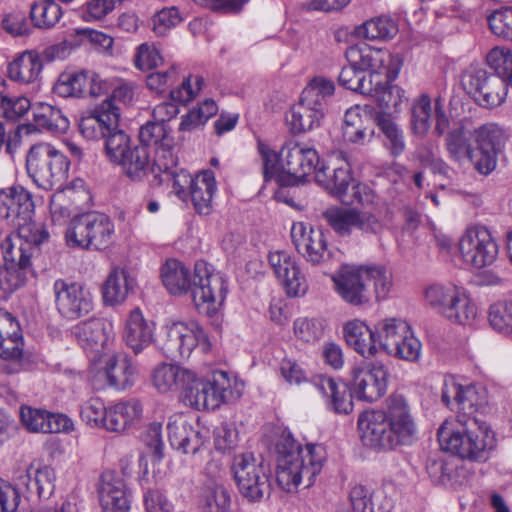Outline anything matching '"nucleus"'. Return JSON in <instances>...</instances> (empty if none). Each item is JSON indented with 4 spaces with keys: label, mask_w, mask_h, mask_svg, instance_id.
<instances>
[{
    "label": "nucleus",
    "mask_w": 512,
    "mask_h": 512,
    "mask_svg": "<svg viewBox=\"0 0 512 512\" xmlns=\"http://www.w3.org/2000/svg\"><path fill=\"white\" fill-rule=\"evenodd\" d=\"M153 173L161 174L160 181H172L173 191L177 197L183 201H187L188 192L194 182V177L184 169H177L168 166V164H160L158 160L153 163Z\"/></svg>",
    "instance_id": "obj_46"
},
{
    "label": "nucleus",
    "mask_w": 512,
    "mask_h": 512,
    "mask_svg": "<svg viewBox=\"0 0 512 512\" xmlns=\"http://www.w3.org/2000/svg\"><path fill=\"white\" fill-rule=\"evenodd\" d=\"M61 17L62 9L54 0H41L31 6L30 18L37 28H52Z\"/></svg>",
    "instance_id": "obj_52"
},
{
    "label": "nucleus",
    "mask_w": 512,
    "mask_h": 512,
    "mask_svg": "<svg viewBox=\"0 0 512 512\" xmlns=\"http://www.w3.org/2000/svg\"><path fill=\"white\" fill-rule=\"evenodd\" d=\"M291 238L296 250L312 265H319L329 259L327 240L322 230L303 222L294 223Z\"/></svg>",
    "instance_id": "obj_23"
},
{
    "label": "nucleus",
    "mask_w": 512,
    "mask_h": 512,
    "mask_svg": "<svg viewBox=\"0 0 512 512\" xmlns=\"http://www.w3.org/2000/svg\"><path fill=\"white\" fill-rule=\"evenodd\" d=\"M182 17L177 7L163 8L152 18L153 31L157 36H164L169 30L181 23Z\"/></svg>",
    "instance_id": "obj_63"
},
{
    "label": "nucleus",
    "mask_w": 512,
    "mask_h": 512,
    "mask_svg": "<svg viewBox=\"0 0 512 512\" xmlns=\"http://www.w3.org/2000/svg\"><path fill=\"white\" fill-rule=\"evenodd\" d=\"M464 91L480 106L493 109L502 105L508 92L504 74L469 66L461 75Z\"/></svg>",
    "instance_id": "obj_12"
},
{
    "label": "nucleus",
    "mask_w": 512,
    "mask_h": 512,
    "mask_svg": "<svg viewBox=\"0 0 512 512\" xmlns=\"http://www.w3.org/2000/svg\"><path fill=\"white\" fill-rule=\"evenodd\" d=\"M164 334L159 348L168 358H189L196 347H200L204 353L210 350V343L204 330L194 322H173L165 326Z\"/></svg>",
    "instance_id": "obj_14"
},
{
    "label": "nucleus",
    "mask_w": 512,
    "mask_h": 512,
    "mask_svg": "<svg viewBox=\"0 0 512 512\" xmlns=\"http://www.w3.org/2000/svg\"><path fill=\"white\" fill-rule=\"evenodd\" d=\"M89 72H64L60 74L53 92L62 98L84 97L89 85Z\"/></svg>",
    "instance_id": "obj_45"
},
{
    "label": "nucleus",
    "mask_w": 512,
    "mask_h": 512,
    "mask_svg": "<svg viewBox=\"0 0 512 512\" xmlns=\"http://www.w3.org/2000/svg\"><path fill=\"white\" fill-rule=\"evenodd\" d=\"M344 138L354 144H365L374 136L373 119L369 111L359 105L346 110L344 115Z\"/></svg>",
    "instance_id": "obj_32"
},
{
    "label": "nucleus",
    "mask_w": 512,
    "mask_h": 512,
    "mask_svg": "<svg viewBox=\"0 0 512 512\" xmlns=\"http://www.w3.org/2000/svg\"><path fill=\"white\" fill-rule=\"evenodd\" d=\"M477 149L472 162L475 169L483 175L490 174L497 166L498 158L503 154L507 136L496 123H485L473 132Z\"/></svg>",
    "instance_id": "obj_17"
},
{
    "label": "nucleus",
    "mask_w": 512,
    "mask_h": 512,
    "mask_svg": "<svg viewBox=\"0 0 512 512\" xmlns=\"http://www.w3.org/2000/svg\"><path fill=\"white\" fill-rule=\"evenodd\" d=\"M35 205L31 193L21 186L0 189V219L17 228L25 241L42 244L49 239L45 225L33 220Z\"/></svg>",
    "instance_id": "obj_7"
},
{
    "label": "nucleus",
    "mask_w": 512,
    "mask_h": 512,
    "mask_svg": "<svg viewBox=\"0 0 512 512\" xmlns=\"http://www.w3.org/2000/svg\"><path fill=\"white\" fill-rule=\"evenodd\" d=\"M203 512H232L231 497L222 484L208 486L203 495Z\"/></svg>",
    "instance_id": "obj_56"
},
{
    "label": "nucleus",
    "mask_w": 512,
    "mask_h": 512,
    "mask_svg": "<svg viewBox=\"0 0 512 512\" xmlns=\"http://www.w3.org/2000/svg\"><path fill=\"white\" fill-rule=\"evenodd\" d=\"M19 244L13 243L10 239H5L1 244L3 254V264L16 265V266H30L33 251L36 250L41 244L27 243L25 239L20 238L18 235Z\"/></svg>",
    "instance_id": "obj_49"
},
{
    "label": "nucleus",
    "mask_w": 512,
    "mask_h": 512,
    "mask_svg": "<svg viewBox=\"0 0 512 512\" xmlns=\"http://www.w3.org/2000/svg\"><path fill=\"white\" fill-rule=\"evenodd\" d=\"M363 443L377 450H394L408 446L417 439V425L405 398L391 395L387 411L372 410L358 418Z\"/></svg>",
    "instance_id": "obj_2"
},
{
    "label": "nucleus",
    "mask_w": 512,
    "mask_h": 512,
    "mask_svg": "<svg viewBox=\"0 0 512 512\" xmlns=\"http://www.w3.org/2000/svg\"><path fill=\"white\" fill-rule=\"evenodd\" d=\"M205 86V79L203 76L196 74L185 77L181 83V85L175 89L170 91V96L172 99L179 101L186 105L190 101H192L199 92Z\"/></svg>",
    "instance_id": "obj_61"
},
{
    "label": "nucleus",
    "mask_w": 512,
    "mask_h": 512,
    "mask_svg": "<svg viewBox=\"0 0 512 512\" xmlns=\"http://www.w3.org/2000/svg\"><path fill=\"white\" fill-rule=\"evenodd\" d=\"M123 158L118 164L122 165L125 174L133 181L142 180L150 170L152 171L149 149L145 146L131 148Z\"/></svg>",
    "instance_id": "obj_43"
},
{
    "label": "nucleus",
    "mask_w": 512,
    "mask_h": 512,
    "mask_svg": "<svg viewBox=\"0 0 512 512\" xmlns=\"http://www.w3.org/2000/svg\"><path fill=\"white\" fill-rule=\"evenodd\" d=\"M43 62L35 51H25L9 63L7 68L8 77L20 84L36 82L42 72Z\"/></svg>",
    "instance_id": "obj_36"
},
{
    "label": "nucleus",
    "mask_w": 512,
    "mask_h": 512,
    "mask_svg": "<svg viewBox=\"0 0 512 512\" xmlns=\"http://www.w3.org/2000/svg\"><path fill=\"white\" fill-rule=\"evenodd\" d=\"M437 436L444 451L472 462H486L497 445L495 433L476 418H469L465 423L459 420L456 425L444 421Z\"/></svg>",
    "instance_id": "obj_6"
},
{
    "label": "nucleus",
    "mask_w": 512,
    "mask_h": 512,
    "mask_svg": "<svg viewBox=\"0 0 512 512\" xmlns=\"http://www.w3.org/2000/svg\"><path fill=\"white\" fill-rule=\"evenodd\" d=\"M55 472L49 466H29L26 475L21 478V483L26 486L30 496L49 498L55 488Z\"/></svg>",
    "instance_id": "obj_39"
},
{
    "label": "nucleus",
    "mask_w": 512,
    "mask_h": 512,
    "mask_svg": "<svg viewBox=\"0 0 512 512\" xmlns=\"http://www.w3.org/2000/svg\"><path fill=\"white\" fill-rule=\"evenodd\" d=\"M432 106L427 94H421L411 109V125L414 134L424 136L430 128Z\"/></svg>",
    "instance_id": "obj_55"
},
{
    "label": "nucleus",
    "mask_w": 512,
    "mask_h": 512,
    "mask_svg": "<svg viewBox=\"0 0 512 512\" xmlns=\"http://www.w3.org/2000/svg\"><path fill=\"white\" fill-rule=\"evenodd\" d=\"M159 50L153 44L143 43L138 46L134 56V64L142 71L152 70L163 63Z\"/></svg>",
    "instance_id": "obj_64"
},
{
    "label": "nucleus",
    "mask_w": 512,
    "mask_h": 512,
    "mask_svg": "<svg viewBox=\"0 0 512 512\" xmlns=\"http://www.w3.org/2000/svg\"><path fill=\"white\" fill-rule=\"evenodd\" d=\"M231 470L240 494L249 502H260L270 495V470L262 459L252 453L233 458Z\"/></svg>",
    "instance_id": "obj_11"
},
{
    "label": "nucleus",
    "mask_w": 512,
    "mask_h": 512,
    "mask_svg": "<svg viewBox=\"0 0 512 512\" xmlns=\"http://www.w3.org/2000/svg\"><path fill=\"white\" fill-rule=\"evenodd\" d=\"M387 371L383 364L362 362L352 369L350 388L346 383L320 375L313 384L325 398L329 410L337 414H348L353 410L352 397L366 402L380 399L387 388Z\"/></svg>",
    "instance_id": "obj_3"
},
{
    "label": "nucleus",
    "mask_w": 512,
    "mask_h": 512,
    "mask_svg": "<svg viewBox=\"0 0 512 512\" xmlns=\"http://www.w3.org/2000/svg\"><path fill=\"white\" fill-rule=\"evenodd\" d=\"M445 148L450 159L455 162H460L465 158H469L472 161V157L475 155L462 125H459L447 132L445 137Z\"/></svg>",
    "instance_id": "obj_53"
},
{
    "label": "nucleus",
    "mask_w": 512,
    "mask_h": 512,
    "mask_svg": "<svg viewBox=\"0 0 512 512\" xmlns=\"http://www.w3.org/2000/svg\"><path fill=\"white\" fill-rule=\"evenodd\" d=\"M490 326L512 338V300L492 304L488 312Z\"/></svg>",
    "instance_id": "obj_54"
},
{
    "label": "nucleus",
    "mask_w": 512,
    "mask_h": 512,
    "mask_svg": "<svg viewBox=\"0 0 512 512\" xmlns=\"http://www.w3.org/2000/svg\"><path fill=\"white\" fill-rule=\"evenodd\" d=\"M142 405L137 399H130L109 408L106 430L123 432L142 417Z\"/></svg>",
    "instance_id": "obj_38"
},
{
    "label": "nucleus",
    "mask_w": 512,
    "mask_h": 512,
    "mask_svg": "<svg viewBox=\"0 0 512 512\" xmlns=\"http://www.w3.org/2000/svg\"><path fill=\"white\" fill-rule=\"evenodd\" d=\"M368 278L365 265H345L332 279L336 292L344 302L361 307L370 302L372 295L371 288L368 287Z\"/></svg>",
    "instance_id": "obj_21"
},
{
    "label": "nucleus",
    "mask_w": 512,
    "mask_h": 512,
    "mask_svg": "<svg viewBox=\"0 0 512 512\" xmlns=\"http://www.w3.org/2000/svg\"><path fill=\"white\" fill-rule=\"evenodd\" d=\"M345 341L358 354L364 358H371L378 353L376 330L358 319L348 321L343 327Z\"/></svg>",
    "instance_id": "obj_33"
},
{
    "label": "nucleus",
    "mask_w": 512,
    "mask_h": 512,
    "mask_svg": "<svg viewBox=\"0 0 512 512\" xmlns=\"http://www.w3.org/2000/svg\"><path fill=\"white\" fill-rule=\"evenodd\" d=\"M173 374L174 392H180L184 402L197 410L236 402L244 391V383L225 371L216 370L201 379L193 370L174 364Z\"/></svg>",
    "instance_id": "obj_4"
},
{
    "label": "nucleus",
    "mask_w": 512,
    "mask_h": 512,
    "mask_svg": "<svg viewBox=\"0 0 512 512\" xmlns=\"http://www.w3.org/2000/svg\"><path fill=\"white\" fill-rule=\"evenodd\" d=\"M32 275L33 270L30 266L0 265V298H7L23 287Z\"/></svg>",
    "instance_id": "obj_47"
},
{
    "label": "nucleus",
    "mask_w": 512,
    "mask_h": 512,
    "mask_svg": "<svg viewBox=\"0 0 512 512\" xmlns=\"http://www.w3.org/2000/svg\"><path fill=\"white\" fill-rule=\"evenodd\" d=\"M335 85L331 80L315 77L303 89L300 100L286 114V123L291 133L301 134L319 127L324 117L328 98L332 97Z\"/></svg>",
    "instance_id": "obj_8"
},
{
    "label": "nucleus",
    "mask_w": 512,
    "mask_h": 512,
    "mask_svg": "<svg viewBox=\"0 0 512 512\" xmlns=\"http://www.w3.org/2000/svg\"><path fill=\"white\" fill-rule=\"evenodd\" d=\"M104 140L106 155L114 163L118 164L123 160L124 155L131 149L129 136L118 125L106 134Z\"/></svg>",
    "instance_id": "obj_57"
},
{
    "label": "nucleus",
    "mask_w": 512,
    "mask_h": 512,
    "mask_svg": "<svg viewBox=\"0 0 512 512\" xmlns=\"http://www.w3.org/2000/svg\"><path fill=\"white\" fill-rule=\"evenodd\" d=\"M276 449L278 453L276 479L279 486L287 492L297 490L302 483L304 487H310L323 467L322 447L309 444L302 448L290 435H283Z\"/></svg>",
    "instance_id": "obj_5"
},
{
    "label": "nucleus",
    "mask_w": 512,
    "mask_h": 512,
    "mask_svg": "<svg viewBox=\"0 0 512 512\" xmlns=\"http://www.w3.org/2000/svg\"><path fill=\"white\" fill-rule=\"evenodd\" d=\"M346 59L349 64L353 65L361 71H365L368 76L372 77V81L379 80L381 69L390 59L387 50L376 49L367 44H357L347 48L345 52Z\"/></svg>",
    "instance_id": "obj_28"
},
{
    "label": "nucleus",
    "mask_w": 512,
    "mask_h": 512,
    "mask_svg": "<svg viewBox=\"0 0 512 512\" xmlns=\"http://www.w3.org/2000/svg\"><path fill=\"white\" fill-rule=\"evenodd\" d=\"M320 167V159L314 148L300 143H287L281 149V168L286 175H280L278 183L294 186Z\"/></svg>",
    "instance_id": "obj_15"
},
{
    "label": "nucleus",
    "mask_w": 512,
    "mask_h": 512,
    "mask_svg": "<svg viewBox=\"0 0 512 512\" xmlns=\"http://www.w3.org/2000/svg\"><path fill=\"white\" fill-rule=\"evenodd\" d=\"M268 261L288 296H303L307 292L306 279L296 261L287 252H272Z\"/></svg>",
    "instance_id": "obj_24"
},
{
    "label": "nucleus",
    "mask_w": 512,
    "mask_h": 512,
    "mask_svg": "<svg viewBox=\"0 0 512 512\" xmlns=\"http://www.w3.org/2000/svg\"><path fill=\"white\" fill-rule=\"evenodd\" d=\"M23 337L20 325L11 313L0 314V357L5 360L22 356Z\"/></svg>",
    "instance_id": "obj_35"
},
{
    "label": "nucleus",
    "mask_w": 512,
    "mask_h": 512,
    "mask_svg": "<svg viewBox=\"0 0 512 512\" xmlns=\"http://www.w3.org/2000/svg\"><path fill=\"white\" fill-rule=\"evenodd\" d=\"M216 191L214 173L210 170L200 172L194 177V182L188 192L197 213L209 215L212 212V200Z\"/></svg>",
    "instance_id": "obj_37"
},
{
    "label": "nucleus",
    "mask_w": 512,
    "mask_h": 512,
    "mask_svg": "<svg viewBox=\"0 0 512 512\" xmlns=\"http://www.w3.org/2000/svg\"><path fill=\"white\" fill-rule=\"evenodd\" d=\"M20 417L24 426L31 432L68 433L73 430V422L64 414L21 407Z\"/></svg>",
    "instance_id": "obj_27"
},
{
    "label": "nucleus",
    "mask_w": 512,
    "mask_h": 512,
    "mask_svg": "<svg viewBox=\"0 0 512 512\" xmlns=\"http://www.w3.org/2000/svg\"><path fill=\"white\" fill-rule=\"evenodd\" d=\"M103 374L110 387L125 390L135 382L136 367L126 354L113 353L105 360Z\"/></svg>",
    "instance_id": "obj_34"
},
{
    "label": "nucleus",
    "mask_w": 512,
    "mask_h": 512,
    "mask_svg": "<svg viewBox=\"0 0 512 512\" xmlns=\"http://www.w3.org/2000/svg\"><path fill=\"white\" fill-rule=\"evenodd\" d=\"M486 60L491 69L504 74L508 87L512 88V50L495 47L488 53Z\"/></svg>",
    "instance_id": "obj_60"
},
{
    "label": "nucleus",
    "mask_w": 512,
    "mask_h": 512,
    "mask_svg": "<svg viewBox=\"0 0 512 512\" xmlns=\"http://www.w3.org/2000/svg\"><path fill=\"white\" fill-rule=\"evenodd\" d=\"M377 126L383 135V145L394 157L400 156L405 150V137L400 127L390 118L381 115L377 118Z\"/></svg>",
    "instance_id": "obj_51"
},
{
    "label": "nucleus",
    "mask_w": 512,
    "mask_h": 512,
    "mask_svg": "<svg viewBox=\"0 0 512 512\" xmlns=\"http://www.w3.org/2000/svg\"><path fill=\"white\" fill-rule=\"evenodd\" d=\"M25 166L28 176L37 187L52 190L66 179L70 162L56 147L40 142L27 151Z\"/></svg>",
    "instance_id": "obj_9"
},
{
    "label": "nucleus",
    "mask_w": 512,
    "mask_h": 512,
    "mask_svg": "<svg viewBox=\"0 0 512 512\" xmlns=\"http://www.w3.org/2000/svg\"><path fill=\"white\" fill-rule=\"evenodd\" d=\"M32 110L33 120L40 129L56 134H64L69 129L70 122L60 108L39 102Z\"/></svg>",
    "instance_id": "obj_40"
},
{
    "label": "nucleus",
    "mask_w": 512,
    "mask_h": 512,
    "mask_svg": "<svg viewBox=\"0 0 512 512\" xmlns=\"http://www.w3.org/2000/svg\"><path fill=\"white\" fill-rule=\"evenodd\" d=\"M53 293L56 309L65 319H79L94 308L91 292L79 282L57 279L53 284Z\"/></svg>",
    "instance_id": "obj_18"
},
{
    "label": "nucleus",
    "mask_w": 512,
    "mask_h": 512,
    "mask_svg": "<svg viewBox=\"0 0 512 512\" xmlns=\"http://www.w3.org/2000/svg\"><path fill=\"white\" fill-rule=\"evenodd\" d=\"M294 333L304 342L315 343L323 337L324 325L317 319L298 318L294 321Z\"/></svg>",
    "instance_id": "obj_62"
},
{
    "label": "nucleus",
    "mask_w": 512,
    "mask_h": 512,
    "mask_svg": "<svg viewBox=\"0 0 512 512\" xmlns=\"http://www.w3.org/2000/svg\"><path fill=\"white\" fill-rule=\"evenodd\" d=\"M71 333L84 350L94 352L96 356L109 351L115 338L112 322L102 317H91L77 323Z\"/></svg>",
    "instance_id": "obj_22"
},
{
    "label": "nucleus",
    "mask_w": 512,
    "mask_h": 512,
    "mask_svg": "<svg viewBox=\"0 0 512 512\" xmlns=\"http://www.w3.org/2000/svg\"><path fill=\"white\" fill-rule=\"evenodd\" d=\"M409 327V324L402 319L388 318L380 321L376 325L378 351L384 350L391 355L402 336L408 333Z\"/></svg>",
    "instance_id": "obj_42"
},
{
    "label": "nucleus",
    "mask_w": 512,
    "mask_h": 512,
    "mask_svg": "<svg viewBox=\"0 0 512 512\" xmlns=\"http://www.w3.org/2000/svg\"><path fill=\"white\" fill-rule=\"evenodd\" d=\"M168 124L150 121L144 124L139 131V139L142 146H158L162 153H169L173 146V138L170 135Z\"/></svg>",
    "instance_id": "obj_48"
},
{
    "label": "nucleus",
    "mask_w": 512,
    "mask_h": 512,
    "mask_svg": "<svg viewBox=\"0 0 512 512\" xmlns=\"http://www.w3.org/2000/svg\"><path fill=\"white\" fill-rule=\"evenodd\" d=\"M154 339V323L148 322L141 310H132L125 322L123 340L137 355L148 347Z\"/></svg>",
    "instance_id": "obj_31"
},
{
    "label": "nucleus",
    "mask_w": 512,
    "mask_h": 512,
    "mask_svg": "<svg viewBox=\"0 0 512 512\" xmlns=\"http://www.w3.org/2000/svg\"><path fill=\"white\" fill-rule=\"evenodd\" d=\"M323 218L342 237L349 236L355 229L372 235L382 230V224L375 215L356 208L331 207L323 212Z\"/></svg>",
    "instance_id": "obj_20"
},
{
    "label": "nucleus",
    "mask_w": 512,
    "mask_h": 512,
    "mask_svg": "<svg viewBox=\"0 0 512 512\" xmlns=\"http://www.w3.org/2000/svg\"><path fill=\"white\" fill-rule=\"evenodd\" d=\"M109 408L107 409L100 398H91L86 401L80 410L81 419L91 427L106 429Z\"/></svg>",
    "instance_id": "obj_59"
},
{
    "label": "nucleus",
    "mask_w": 512,
    "mask_h": 512,
    "mask_svg": "<svg viewBox=\"0 0 512 512\" xmlns=\"http://www.w3.org/2000/svg\"><path fill=\"white\" fill-rule=\"evenodd\" d=\"M441 400L451 410H457L464 415L473 414L479 405L475 386H463L457 383L453 377L445 378Z\"/></svg>",
    "instance_id": "obj_30"
},
{
    "label": "nucleus",
    "mask_w": 512,
    "mask_h": 512,
    "mask_svg": "<svg viewBox=\"0 0 512 512\" xmlns=\"http://www.w3.org/2000/svg\"><path fill=\"white\" fill-rule=\"evenodd\" d=\"M134 285L135 281L130 277L127 270L120 268L112 269L103 285L104 302L110 305L123 302Z\"/></svg>",
    "instance_id": "obj_41"
},
{
    "label": "nucleus",
    "mask_w": 512,
    "mask_h": 512,
    "mask_svg": "<svg viewBox=\"0 0 512 512\" xmlns=\"http://www.w3.org/2000/svg\"><path fill=\"white\" fill-rule=\"evenodd\" d=\"M114 233V224L109 216L91 211L71 219L65 239L69 247L103 250L112 244Z\"/></svg>",
    "instance_id": "obj_10"
},
{
    "label": "nucleus",
    "mask_w": 512,
    "mask_h": 512,
    "mask_svg": "<svg viewBox=\"0 0 512 512\" xmlns=\"http://www.w3.org/2000/svg\"><path fill=\"white\" fill-rule=\"evenodd\" d=\"M167 430L171 446L184 454H196L206 441L201 431L182 417L170 419Z\"/></svg>",
    "instance_id": "obj_29"
},
{
    "label": "nucleus",
    "mask_w": 512,
    "mask_h": 512,
    "mask_svg": "<svg viewBox=\"0 0 512 512\" xmlns=\"http://www.w3.org/2000/svg\"><path fill=\"white\" fill-rule=\"evenodd\" d=\"M398 33V25L393 19L380 16L364 22L357 28V34L370 40H389Z\"/></svg>",
    "instance_id": "obj_50"
},
{
    "label": "nucleus",
    "mask_w": 512,
    "mask_h": 512,
    "mask_svg": "<svg viewBox=\"0 0 512 512\" xmlns=\"http://www.w3.org/2000/svg\"><path fill=\"white\" fill-rule=\"evenodd\" d=\"M103 512H129L130 499L124 480L112 470L104 471L98 487Z\"/></svg>",
    "instance_id": "obj_26"
},
{
    "label": "nucleus",
    "mask_w": 512,
    "mask_h": 512,
    "mask_svg": "<svg viewBox=\"0 0 512 512\" xmlns=\"http://www.w3.org/2000/svg\"><path fill=\"white\" fill-rule=\"evenodd\" d=\"M425 298L433 309L453 323L470 324L477 316L476 305L455 286L431 285Z\"/></svg>",
    "instance_id": "obj_13"
},
{
    "label": "nucleus",
    "mask_w": 512,
    "mask_h": 512,
    "mask_svg": "<svg viewBox=\"0 0 512 512\" xmlns=\"http://www.w3.org/2000/svg\"><path fill=\"white\" fill-rule=\"evenodd\" d=\"M458 249L463 261L476 269L492 265L499 253L498 244L485 226L468 228L459 240Z\"/></svg>",
    "instance_id": "obj_16"
},
{
    "label": "nucleus",
    "mask_w": 512,
    "mask_h": 512,
    "mask_svg": "<svg viewBox=\"0 0 512 512\" xmlns=\"http://www.w3.org/2000/svg\"><path fill=\"white\" fill-rule=\"evenodd\" d=\"M119 107L110 101H102L79 121V131L88 140L104 139L106 134L119 125Z\"/></svg>",
    "instance_id": "obj_25"
},
{
    "label": "nucleus",
    "mask_w": 512,
    "mask_h": 512,
    "mask_svg": "<svg viewBox=\"0 0 512 512\" xmlns=\"http://www.w3.org/2000/svg\"><path fill=\"white\" fill-rule=\"evenodd\" d=\"M487 21L494 35L512 42V6L494 10Z\"/></svg>",
    "instance_id": "obj_58"
},
{
    "label": "nucleus",
    "mask_w": 512,
    "mask_h": 512,
    "mask_svg": "<svg viewBox=\"0 0 512 512\" xmlns=\"http://www.w3.org/2000/svg\"><path fill=\"white\" fill-rule=\"evenodd\" d=\"M163 285L171 295L191 293L193 303L200 313L211 315L220 307L228 293L227 279L219 271L197 261L191 271L180 261H166L161 269Z\"/></svg>",
    "instance_id": "obj_1"
},
{
    "label": "nucleus",
    "mask_w": 512,
    "mask_h": 512,
    "mask_svg": "<svg viewBox=\"0 0 512 512\" xmlns=\"http://www.w3.org/2000/svg\"><path fill=\"white\" fill-rule=\"evenodd\" d=\"M338 81L343 87L364 95H372L373 92L381 88V80L372 81V77L368 76L365 71H361L351 64L342 68Z\"/></svg>",
    "instance_id": "obj_44"
},
{
    "label": "nucleus",
    "mask_w": 512,
    "mask_h": 512,
    "mask_svg": "<svg viewBox=\"0 0 512 512\" xmlns=\"http://www.w3.org/2000/svg\"><path fill=\"white\" fill-rule=\"evenodd\" d=\"M327 170L321 165L316 171L315 180L343 204H364L368 201L367 187L354 180L349 167L335 168L331 174Z\"/></svg>",
    "instance_id": "obj_19"
}]
</instances>
